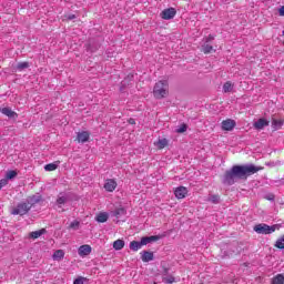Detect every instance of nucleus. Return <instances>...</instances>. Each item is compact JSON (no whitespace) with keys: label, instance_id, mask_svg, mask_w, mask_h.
<instances>
[{"label":"nucleus","instance_id":"32","mask_svg":"<svg viewBox=\"0 0 284 284\" xmlns=\"http://www.w3.org/2000/svg\"><path fill=\"white\" fill-rule=\"evenodd\" d=\"M162 281H163V283L172 284V283H174L175 278H174V276L169 275V276H164V277L162 278Z\"/></svg>","mask_w":284,"mask_h":284},{"label":"nucleus","instance_id":"18","mask_svg":"<svg viewBox=\"0 0 284 284\" xmlns=\"http://www.w3.org/2000/svg\"><path fill=\"white\" fill-rule=\"evenodd\" d=\"M108 219H110V215L105 212H101L97 215L95 221L98 223H106Z\"/></svg>","mask_w":284,"mask_h":284},{"label":"nucleus","instance_id":"26","mask_svg":"<svg viewBox=\"0 0 284 284\" xmlns=\"http://www.w3.org/2000/svg\"><path fill=\"white\" fill-rule=\"evenodd\" d=\"M28 68H30V63H28V62H19L17 64L18 72H23V70H26Z\"/></svg>","mask_w":284,"mask_h":284},{"label":"nucleus","instance_id":"15","mask_svg":"<svg viewBox=\"0 0 284 284\" xmlns=\"http://www.w3.org/2000/svg\"><path fill=\"white\" fill-rule=\"evenodd\" d=\"M141 254H142L141 258L143 263H150V261H154V253L150 251H143Z\"/></svg>","mask_w":284,"mask_h":284},{"label":"nucleus","instance_id":"36","mask_svg":"<svg viewBox=\"0 0 284 284\" xmlns=\"http://www.w3.org/2000/svg\"><path fill=\"white\" fill-rule=\"evenodd\" d=\"M6 185H8V178L0 180V190L6 187Z\"/></svg>","mask_w":284,"mask_h":284},{"label":"nucleus","instance_id":"28","mask_svg":"<svg viewBox=\"0 0 284 284\" xmlns=\"http://www.w3.org/2000/svg\"><path fill=\"white\" fill-rule=\"evenodd\" d=\"M232 90H234L232 82H225L223 85V92H232Z\"/></svg>","mask_w":284,"mask_h":284},{"label":"nucleus","instance_id":"19","mask_svg":"<svg viewBox=\"0 0 284 284\" xmlns=\"http://www.w3.org/2000/svg\"><path fill=\"white\" fill-rule=\"evenodd\" d=\"M129 247L132 252H139V250H141L143 246H142L141 242L132 241V242H130Z\"/></svg>","mask_w":284,"mask_h":284},{"label":"nucleus","instance_id":"22","mask_svg":"<svg viewBox=\"0 0 284 284\" xmlns=\"http://www.w3.org/2000/svg\"><path fill=\"white\" fill-rule=\"evenodd\" d=\"M113 247L115 250H123V247H125V242L123 240H116L113 242Z\"/></svg>","mask_w":284,"mask_h":284},{"label":"nucleus","instance_id":"25","mask_svg":"<svg viewBox=\"0 0 284 284\" xmlns=\"http://www.w3.org/2000/svg\"><path fill=\"white\" fill-rule=\"evenodd\" d=\"M64 256L65 253L63 252V250H58L53 253L54 261H61V258H63Z\"/></svg>","mask_w":284,"mask_h":284},{"label":"nucleus","instance_id":"30","mask_svg":"<svg viewBox=\"0 0 284 284\" xmlns=\"http://www.w3.org/2000/svg\"><path fill=\"white\" fill-rule=\"evenodd\" d=\"M212 50H214V47H212L211 44H204L202 47V52H204V54H210V52H212Z\"/></svg>","mask_w":284,"mask_h":284},{"label":"nucleus","instance_id":"21","mask_svg":"<svg viewBox=\"0 0 284 284\" xmlns=\"http://www.w3.org/2000/svg\"><path fill=\"white\" fill-rule=\"evenodd\" d=\"M45 229H41L39 231H33L30 233V239H39L40 236H43L45 234Z\"/></svg>","mask_w":284,"mask_h":284},{"label":"nucleus","instance_id":"24","mask_svg":"<svg viewBox=\"0 0 284 284\" xmlns=\"http://www.w3.org/2000/svg\"><path fill=\"white\" fill-rule=\"evenodd\" d=\"M40 201H41V196L39 195H32L28 199V203L29 205H32V207L36 203H39Z\"/></svg>","mask_w":284,"mask_h":284},{"label":"nucleus","instance_id":"20","mask_svg":"<svg viewBox=\"0 0 284 284\" xmlns=\"http://www.w3.org/2000/svg\"><path fill=\"white\" fill-rule=\"evenodd\" d=\"M283 125H284V120H276V119L272 120L273 130H281V128H283Z\"/></svg>","mask_w":284,"mask_h":284},{"label":"nucleus","instance_id":"27","mask_svg":"<svg viewBox=\"0 0 284 284\" xmlns=\"http://www.w3.org/2000/svg\"><path fill=\"white\" fill-rule=\"evenodd\" d=\"M57 168H59V164H57V163H50V164L44 165L45 172H54V170H57Z\"/></svg>","mask_w":284,"mask_h":284},{"label":"nucleus","instance_id":"4","mask_svg":"<svg viewBox=\"0 0 284 284\" xmlns=\"http://www.w3.org/2000/svg\"><path fill=\"white\" fill-rule=\"evenodd\" d=\"M276 225L257 224L253 230L256 234H273V232H276Z\"/></svg>","mask_w":284,"mask_h":284},{"label":"nucleus","instance_id":"29","mask_svg":"<svg viewBox=\"0 0 284 284\" xmlns=\"http://www.w3.org/2000/svg\"><path fill=\"white\" fill-rule=\"evenodd\" d=\"M275 247H277V250H284V235L276 241Z\"/></svg>","mask_w":284,"mask_h":284},{"label":"nucleus","instance_id":"8","mask_svg":"<svg viewBox=\"0 0 284 284\" xmlns=\"http://www.w3.org/2000/svg\"><path fill=\"white\" fill-rule=\"evenodd\" d=\"M78 143H88L90 141V132L81 131L77 134Z\"/></svg>","mask_w":284,"mask_h":284},{"label":"nucleus","instance_id":"34","mask_svg":"<svg viewBox=\"0 0 284 284\" xmlns=\"http://www.w3.org/2000/svg\"><path fill=\"white\" fill-rule=\"evenodd\" d=\"M81 225V222H79V221H73V222H71V224H70V229L71 230H79V226Z\"/></svg>","mask_w":284,"mask_h":284},{"label":"nucleus","instance_id":"40","mask_svg":"<svg viewBox=\"0 0 284 284\" xmlns=\"http://www.w3.org/2000/svg\"><path fill=\"white\" fill-rule=\"evenodd\" d=\"M267 200H268V201H274V195H270V196L267 197Z\"/></svg>","mask_w":284,"mask_h":284},{"label":"nucleus","instance_id":"13","mask_svg":"<svg viewBox=\"0 0 284 284\" xmlns=\"http://www.w3.org/2000/svg\"><path fill=\"white\" fill-rule=\"evenodd\" d=\"M174 194L178 199H185L187 196V187L179 186L175 189Z\"/></svg>","mask_w":284,"mask_h":284},{"label":"nucleus","instance_id":"42","mask_svg":"<svg viewBox=\"0 0 284 284\" xmlns=\"http://www.w3.org/2000/svg\"><path fill=\"white\" fill-rule=\"evenodd\" d=\"M282 34H283V37H284V30L282 31Z\"/></svg>","mask_w":284,"mask_h":284},{"label":"nucleus","instance_id":"3","mask_svg":"<svg viewBox=\"0 0 284 284\" xmlns=\"http://www.w3.org/2000/svg\"><path fill=\"white\" fill-rule=\"evenodd\" d=\"M30 210H32V204L21 202L17 206H13L10 212L13 216H26Z\"/></svg>","mask_w":284,"mask_h":284},{"label":"nucleus","instance_id":"12","mask_svg":"<svg viewBox=\"0 0 284 284\" xmlns=\"http://www.w3.org/2000/svg\"><path fill=\"white\" fill-rule=\"evenodd\" d=\"M0 112L2 114H4V116H8L9 119H17L19 115L17 114V112L12 111V109L6 106V108H1Z\"/></svg>","mask_w":284,"mask_h":284},{"label":"nucleus","instance_id":"9","mask_svg":"<svg viewBox=\"0 0 284 284\" xmlns=\"http://www.w3.org/2000/svg\"><path fill=\"white\" fill-rule=\"evenodd\" d=\"M116 185H119V184L116 183V180H114V179H109V180H106L105 183H104V190H105L106 192H114V191L116 190Z\"/></svg>","mask_w":284,"mask_h":284},{"label":"nucleus","instance_id":"31","mask_svg":"<svg viewBox=\"0 0 284 284\" xmlns=\"http://www.w3.org/2000/svg\"><path fill=\"white\" fill-rule=\"evenodd\" d=\"M175 132H176L178 134H183V132H187V124H185V123L181 124V125L175 130Z\"/></svg>","mask_w":284,"mask_h":284},{"label":"nucleus","instance_id":"39","mask_svg":"<svg viewBox=\"0 0 284 284\" xmlns=\"http://www.w3.org/2000/svg\"><path fill=\"white\" fill-rule=\"evenodd\" d=\"M210 41H214V36L210 34V36L206 38V43L210 42Z\"/></svg>","mask_w":284,"mask_h":284},{"label":"nucleus","instance_id":"38","mask_svg":"<svg viewBox=\"0 0 284 284\" xmlns=\"http://www.w3.org/2000/svg\"><path fill=\"white\" fill-rule=\"evenodd\" d=\"M280 17H284V6L278 9Z\"/></svg>","mask_w":284,"mask_h":284},{"label":"nucleus","instance_id":"35","mask_svg":"<svg viewBox=\"0 0 284 284\" xmlns=\"http://www.w3.org/2000/svg\"><path fill=\"white\" fill-rule=\"evenodd\" d=\"M220 199L221 197L219 195H210L209 196V201H211V203H219Z\"/></svg>","mask_w":284,"mask_h":284},{"label":"nucleus","instance_id":"43","mask_svg":"<svg viewBox=\"0 0 284 284\" xmlns=\"http://www.w3.org/2000/svg\"><path fill=\"white\" fill-rule=\"evenodd\" d=\"M130 123H133V120H131Z\"/></svg>","mask_w":284,"mask_h":284},{"label":"nucleus","instance_id":"16","mask_svg":"<svg viewBox=\"0 0 284 284\" xmlns=\"http://www.w3.org/2000/svg\"><path fill=\"white\" fill-rule=\"evenodd\" d=\"M154 241H159V236L152 235V236H144L141 239L140 243L141 245H148L150 243H154Z\"/></svg>","mask_w":284,"mask_h":284},{"label":"nucleus","instance_id":"33","mask_svg":"<svg viewBox=\"0 0 284 284\" xmlns=\"http://www.w3.org/2000/svg\"><path fill=\"white\" fill-rule=\"evenodd\" d=\"M14 176H17V171H9V172H7V174H6V179H7L8 181H10L11 179H14Z\"/></svg>","mask_w":284,"mask_h":284},{"label":"nucleus","instance_id":"6","mask_svg":"<svg viewBox=\"0 0 284 284\" xmlns=\"http://www.w3.org/2000/svg\"><path fill=\"white\" fill-rule=\"evenodd\" d=\"M78 254L81 258H85V256H90L92 254V246L89 244H83L78 248Z\"/></svg>","mask_w":284,"mask_h":284},{"label":"nucleus","instance_id":"17","mask_svg":"<svg viewBox=\"0 0 284 284\" xmlns=\"http://www.w3.org/2000/svg\"><path fill=\"white\" fill-rule=\"evenodd\" d=\"M169 143L170 142L168 141V139L163 138L154 142V145L155 148H158V150H163L164 148H168Z\"/></svg>","mask_w":284,"mask_h":284},{"label":"nucleus","instance_id":"2","mask_svg":"<svg viewBox=\"0 0 284 284\" xmlns=\"http://www.w3.org/2000/svg\"><path fill=\"white\" fill-rule=\"evenodd\" d=\"M170 92V84L168 80H160L153 87L154 99H165Z\"/></svg>","mask_w":284,"mask_h":284},{"label":"nucleus","instance_id":"1","mask_svg":"<svg viewBox=\"0 0 284 284\" xmlns=\"http://www.w3.org/2000/svg\"><path fill=\"white\" fill-rule=\"evenodd\" d=\"M263 170V168L255 166L254 164L234 165L231 170L224 174L223 183L225 185H234L236 181L247 179L250 174H256V172Z\"/></svg>","mask_w":284,"mask_h":284},{"label":"nucleus","instance_id":"11","mask_svg":"<svg viewBox=\"0 0 284 284\" xmlns=\"http://www.w3.org/2000/svg\"><path fill=\"white\" fill-rule=\"evenodd\" d=\"M267 125H270V121H267L264 118H261L256 122H254L253 128L255 130H263V128H267Z\"/></svg>","mask_w":284,"mask_h":284},{"label":"nucleus","instance_id":"41","mask_svg":"<svg viewBox=\"0 0 284 284\" xmlns=\"http://www.w3.org/2000/svg\"><path fill=\"white\" fill-rule=\"evenodd\" d=\"M69 19H70V20L75 19V16H74V14H71V16H69Z\"/></svg>","mask_w":284,"mask_h":284},{"label":"nucleus","instance_id":"23","mask_svg":"<svg viewBox=\"0 0 284 284\" xmlns=\"http://www.w3.org/2000/svg\"><path fill=\"white\" fill-rule=\"evenodd\" d=\"M272 284H284V275L277 274L272 278Z\"/></svg>","mask_w":284,"mask_h":284},{"label":"nucleus","instance_id":"14","mask_svg":"<svg viewBox=\"0 0 284 284\" xmlns=\"http://www.w3.org/2000/svg\"><path fill=\"white\" fill-rule=\"evenodd\" d=\"M55 207L58 210H61V212H63V205H65V203H68V196L67 195H59L58 200H57Z\"/></svg>","mask_w":284,"mask_h":284},{"label":"nucleus","instance_id":"37","mask_svg":"<svg viewBox=\"0 0 284 284\" xmlns=\"http://www.w3.org/2000/svg\"><path fill=\"white\" fill-rule=\"evenodd\" d=\"M84 278L83 277H78L74 280L73 284H83Z\"/></svg>","mask_w":284,"mask_h":284},{"label":"nucleus","instance_id":"7","mask_svg":"<svg viewBox=\"0 0 284 284\" xmlns=\"http://www.w3.org/2000/svg\"><path fill=\"white\" fill-rule=\"evenodd\" d=\"M234 128H236V121L232 119L222 121V130H225L226 132H232Z\"/></svg>","mask_w":284,"mask_h":284},{"label":"nucleus","instance_id":"5","mask_svg":"<svg viewBox=\"0 0 284 284\" xmlns=\"http://www.w3.org/2000/svg\"><path fill=\"white\" fill-rule=\"evenodd\" d=\"M160 17H161V19H164L165 21H170V19H174V17H176V9H174V8L164 9L160 13Z\"/></svg>","mask_w":284,"mask_h":284},{"label":"nucleus","instance_id":"10","mask_svg":"<svg viewBox=\"0 0 284 284\" xmlns=\"http://www.w3.org/2000/svg\"><path fill=\"white\" fill-rule=\"evenodd\" d=\"M128 214V211L125 207L120 206L116 207L115 210L111 211V216H114L115 219H123Z\"/></svg>","mask_w":284,"mask_h":284}]
</instances>
